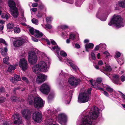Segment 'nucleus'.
Segmentation results:
<instances>
[{
  "label": "nucleus",
  "instance_id": "a211bd4d",
  "mask_svg": "<svg viewBox=\"0 0 125 125\" xmlns=\"http://www.w3.org/2000/svg\"><path fill=\"white\" fill-rule=\"evenodd\" d=\"M47 76L45 75L40 74H38L36 79V82L38 83H41L44 81L46 78Z\"/></svg>",
  "mask_w": 125,
  "mask_h": 125
},
{
  "label": "nucleus",
  "instance_id": "774afa93",
  "mask_svg": "<svg viewBox=\"0 0 125 125\" xmlns=\"http://www.w3.org/2000/svg\"><path fill=\"white\" fill-rule=\"evenodd\" d=\"M31 39L34 42H37L38 41V40L33 37H32Z\"/></svg>",
  "mask_w": 125,
  "mask_h": 125
},
{
  "label": "nucleus",
  "instance_id": "cd10ccee",
  "mask_svg": "<svg viewBox=\"0 0 125 125\" xmlns=\"http://www.w3.org/2000/svg\"><path fill=\"white\" fill-rule=\"evenodd\" d=\"M27 28L28 29L29 31L32 35H34L35 33V29L32 27H30L29 26H27Z\"/></svg>",
  "mask_w": 125,
  "mask_h": 125
},
{
  "label": "nucleus",
  "instance_id": "f03ea898",
  "mask_svg": "<svg viewBox=\"0 0 125 125\" xmlns=\"http://www.w3.org/2000/svg\"><path fill=\"white\" fill-rule=\"evenodd\" d=\"M108 24L110 26L113 25L116 27L119 28L123 27L125 23L122 18L120 16L115 15Z\"/></svg>",
  "mask_w": 125,
  "mask_h": 125
},
{
  "label": "nucleus",
  "instance_id": "4d7b16f0",
  "mask_svg": "<svg viewBox=\"0 0 125 125\" xmlns=\"http://www.w3.org/2000/svg\"><path fill=\"white\" fill-rule=\"evenodd\" d=\"M103 53L106 55V57H108L109 56V53L108 52H103Z\"/></svg>",
  "mask_w": 125,
  "mask_h": 125
},
{
  "label": "nucleus",
  "instance_id": "de8ad7c7",
  "mask_svg": "<svg viewBox=\"0 0 125 125\" xmlns=\"http://www.w3.org/2000/svg\"><path fill=\"white\" fill-rule=\"evenodd\" d=\"M118 63L120 65L124 63V61L123 58H120L118 61Z\"/></svg>",
  "mask_w": 125,
  "mask_h": 125
},
{
  "label": "nucleus",
  "instance_id": "9b49d317",
  "mask_svg": "<svg viewBox=\"0 0 125 125\" xmlns=\"http://www.w3.org/2000/svg\"><path fill=\"white\" fill-rule=\"evenodd\" d=\"M57 118L58 122L62 125H66L67 121V116L64 113L59 114Z\"/></svg>",
  "mask_w": 125,
  "mask_h": 125
},
{
  "label": "nucleus",
  "instance_id": "393cba45",
  "mask_svg": "<svg viewBox=\"0 0 125 125\" xmlns=\"http://www.w3.org/2000/svg\"><path fill=\"white\" fill-rule=\"evenodd\" d=\"M93 44L91 43H87L85 45V46L86 51L89 52L90 49H93L94 46Z\"/></svg>",
  "mask_w": 125,
  "mask_h": 125
},
{
  "label": "nucleus",
  "instance_id": "e433bc0d",
  "mask_svg": "<svg viewBox=\"0 0 125 125\" xmlns=\"http://www.w3.org/2000/svg\"><path fill=\"white\" fill-rule=\"evenodd\" d=\"M14 32L16 33L19 32L20 31V30L19 27H15L14 29Z\"/></svg>",
  "mask_w": 125,
  "mask_h": 125
},
{
  "label": "nucleus",
  "instance_id": "09e8293b",
  "mask_svg": "<svg viewBox=\"0 0 125 125\" xmlns=\"http://www.w3.org/2000/svg\"><path fill=\"white\" fill-rule=\"evenodd\" d=\"M100 48H105L106 46V45L105 44L103 43L100 44L99 45Z\"/></svg>",
  "mask_w": 125,
  "mask_h": 125
},
{
  "label": "nucleus",
  "instance_id": "a19ab883",
  "mask_svg": "<svg viewBox=\"0 0 125 125\" xmlns=\"http://www.w3.org/2000/svg\"><path fill=\"white\" fill-rule=\"evenodd\" d=\"M0 42L2 43L5 44L6 46H8V44L5 40L2 39H0Z\"/></svg>",
  "mask_w": 125,
  "mask_h": 125
},
{
  "label": "nucleus",
  "instance_id": "7c9ffc66",
  "mask_svg": "<svg viewBox=\"0 0 125 125\" xmlns=\"http://www.w3.org/2000/svg\"><path fill=\"white\" fill-rule=\"evenodd\" d=\"M118 5L120 7H125V0H122L118 2Z\"/></svg>",
  "mask_w": 125,
  "mask_h": 125
},
{
  "label": "nucleus",
  "instance_id": "6e6d98bb",
  "mask_svg": "<svg viewBox=\"0 0 125 125\" xmlns=\"http://www.w3.org/2000/svg\"><path fill=\"white\" fill-rule=\"evenodd\" d=\"M121 81L123 82L125 81V76L124 75H122L120 77Z\"/></svg>",
  "mask_w": 125,
  "mask_h": 125
},
{
  "label": "nucleus",
  "instance_id": "2eb2a0df",
  "mask_svg": "<svg viewBox=\"0 0 125 125\" xmlns=\"http://www.w3.org/2000/svg\"><path fill=\"white\" fill-rule=\"evenodd\" d=\"M79 79H76L74 77L71 76L69 78L68 80L69 83L72 86H76L80 82Z\"/></svg>",
  "mask_w": 125,
  "mask_h": 125
},
{
  "label": "nucleus",
  "instance_id": "4468645a",
  "mask_svg": "<svg viewBox=\"0 0 125 125\" xmlns=\"http://www.w3.org/2000/svg\"><path fill=\"white\" fill-rule=\"evenodd\" d=\"M107 15V13H104L102 11H98L96 15L97 18L103 21L106 20Z\"/></svg>",
  "mask_w": 125,
  "mask_h": 125
},
{
  "label": "nucleus",
  "instance_id": "bb28decb",
  "mask_svg": "<svg viewBox=\"0 0 125 125\" xmlns=\"http://www.w3.org/2000/svg\"><path fill=\"white\" fill-rule=\"evenodd\" d=\"M43 35L42 33L39 31L37 30H35L34 35L35 37L39 38L41 37Z\"/></svg>",
  "mask_w": 125,
  "mask_h": 125
},
{
  "label": "nucleus",
  "instance_id": "a878e982",
  "mask_svg": "<svg viewBox=\"0 0 125 125\" xmlns=\"http://www.w3.org/2000/svg\"><path fill=\"white\" fill-rule=\"evenodd\" d=\"M103 87L107 91H108L110 93V94L112 95L113 96L114 95L112 94V92L115 93V91H114L113 89L111 88L110 87L106 85H103Z\"/></svg>",
  "mask_w": 125,
  "mask_h": 125
},
{
  "label": "nucleus",
  "instance_id": "72a5a7b5",
  "mask_svg": "<svg viewBox=\"0 0 125 125\" xmlns=\"http://www.w3.org/2000/svg\"><path fill=\"white\" fill-rule=\"evenodd\" d=\"M51 49L52 50L55 51L56 52L57 54L59 52L60 50V48L58 47V46L53 47L51 48Z\"/></svg>",
  "mask_w": 125,
  "mask_h": 125
},
{
  "label": "nucleus",
  "instance_id": "13d9d810",
  "mask_svg": "<svg viewBox=\"0 0 125 125\" xmlns=\"http://www.w3.org/2000/svg\"><path fill=\"white\" fill-rule=\"evenodd\" d=\"M121 53L119 52H117L116 53V57L118 58L120 56Z\"/></svg>",
  "mask_w": 125,
  "mask_h": 125
},
{
  "label": "nucleus",
  "instance_id": "c85d7f7f",
  "mask_svg": "<svg viewBox=\"0 0 125 125\" xmlns=\"http://www.w3.org/2000/svg\"><path fill=\"white\" fill-rule=\"evenodd\" d=\"M16 69V67L14 65H10L8 68V71L11 72Z\"/></svg>",
  "mask_w": 125,
  "mask_h": 125
},
{
  "label": "nucleus",
  "instance_id": "4be33fe9",
  "mask_svg": "<svg viewBox=\"0 0 125 125\" xmlns=\"http://www.w3.org/2000/svg\"><path fill=\"white\" fill-rule=\"evenodd\" d=\"M113 82L116 84H121V83L120 80L119 76L117 75L114 74L113 76Z\"/></svg>",
  "mask_w": 125,
  "mask_h": 125
},
{
  "label": "nucleus",
  "instance_id": "20e7f679",
  "mask_svg": "<svg viewBox=\"0 0 125 125\" xmlns=\"http://www.w3.org/2000/svg\"><path fill=\"white\" fill-rule=\"evenodd\" d=\"M33 98V97L32 95L28 97V99L29 104L32 105L33 104L35 107L38 108L44 106V102L39 96H36L34 98L33 103L32 100Z\"/></svg>",
  "mask_w": 125,
  "mask_h": 125
},
{
  "label": "nucleus",
  "instance_id": "39448f33",
  "mask_svg": "<svg viewBox=\"0 0 125 125\" xmlns=\"http://www.w3.org/2000/svg\"><path fill=\"white\" fill-rule=\"evenodd\" d=\"M56 118L52 111L48 110L46 114V118L44 123L45 125H59L55 123Z\"/></svg>",
  "mask_w": 125,
  "mask_h": 125
},
{
  "label": "nucleus",
  "instance_id": "37998d69",
  "mask_svg": "<svg viewBox=\"0 0 125 125\" xmlns=\"http://www.w3.org/2000/svg\"><path fill=\"white\" fill-rule=\"evenodd\" d=\"M32 22L34 24L37 25L38 24V21L35 18L31 20Z\"/></svg>",
  "mask_w": 125,
  "mask_h": 125
},
{
  "label": "nucleus",
  "instance_id": "412c9836",
  "mask_svg": "<svg viewBox=\"0 0 125 125\" xmlns=\"http://www.w3.org/2000/svg\"><path fill=\"white\" fill-rule=\"evenodd\" d=\"M38 64L34 65L32 67L33 72L36 74H37L41 72V70L39 67Z\"/></svg>",
  "mask_w": 125,
  "mask_h": 125
},
{
  "label": "nucleus",
  "instance_id": "bf43d9fd",
  "mask_svg": "<svg viewBox=\"0 0 125 125\" xmlns=\"http://www.w3.org/2000/svg\"><path fill=\"white\" fill-rule=\"evenodd\" d=\"M91 56L93 59L94 60L95 59V55L94 53L92 52L91 53Z\"/></svg>",
  "mask_w": 125,
  "mask_h": 125
},
{
  "label": "nucleus",
  "instance_id": "f8f14e48",
  "mask_svg": "<svg viewBox=\"0 0 125 125\" xmlns=\"http://www.w3.org/2000/svg\"><path fill=\"white\" fill-rule=\"evenodd\" d=\"M26 41L25 38L21 37L17 38L13 41V45L15 47H19L23 45Z\"/></svg>",
  "mask_w": 125,
  "mask_h": 125
},
{
  "label": "nucleus",
  "instance_id": "79ce46f5",
  "mask_svg": "<svg viewBox=\"0 0 125 125\" xmlns=\"http://www.w3.org/2000/svg\"><path fill=\"white\" fill-rule=\"evenodd\" d=\"M31 13L32 14V12H36L37 10V8H32L30 9Z\"/></svg>",
  "mask_w": 125,
  "mask_h": 125
},
{
  "label": "nucleus",
  "instance_id": "c756f323",
  "mask_svg": "<svg viewBox=\"0 0 125 125\" xmlns=\"http://www.w3.org/2000/svg\"><path fill=\"white\" fill-rule=\"evenodd\" d=\"M104 70L106 71L110 72L112 71V68L109 65H106L104 67Z\"/></svg>",
  "mask_w": 125,
  "mask_h": 125
},
{
  "label": "nucleus",
  "instance_id": "49530a36",
  "mask_svg": "<svg viewBox=\"0 0 125 125\" xmlns=\"http://www.w3.org/2000/svg\"><path fill=\"white\" fill-rule=\"evenodd\" d=\"M52 19V18L51 17H48L46 18V21L47 22L50 23Z\"/></svg>",
  "mask_w": 125,
  "mask_h": 125
},
{
  "label": "nucleus",
  "instance_id": "0eeeda50",
  "mask_svg": "<svg viewBox=\"0 0 125 125\" xmlns=\"http://www.w3.org/2000/svg\"><path fill=\"white\" fill-rule=\"evenodd\" d=\"M46 60L40 61L38 64L41 70V72H46L48 71L49 68L48 59L46 57Z\"/></svg>",
  "mask_w": 125,
  "mask_h": 125
},
{
  "label": "nucleus",
  "instance_id": "ea45409f",
  "mask_svg": "<svg viewBox=\"0 0 125 125\" xmlns=\"http://www.w3.org/2000/svg\"><path fill=\"white\" fill-rule=\"evenodd\" d=\"M60 75H62L64 76L65 77H66L67 76H68V73H64L62 71V70L60 74Z\"/></svg>",
  "mask_w": 125,
  "mask_h": 125
},
{
  "label": "nucleus",
  "instance_id": "f704fd0d",
  "mask_svg": "<svg viewBox=\"0 0 125 125\" xmlns=\"http://www.w3.org/2000/svg\"><path fill=\"white\" fill-rule=\"evenodd\" d=\"M9 59V57H7L4 58L3 59V62L5 64H9L8 62V60Z\"/></svg>",
  "mask_w": 125,
  "mask_h": 125
},
{
  "label": "nucleus",
  "instance_id": "b1692460",
  "mask_svg": "<svg viewBox=\"0 0 125 125\" xmlns=\"http://www.w3.org/2000/svg\"><path fill=\"white\" fill-rule=\"evenodd\" d=\"M70 92L68 90L67 91L66 94H64L63 97V99H65V98H69V99H71L73 91H72L70 90Z\"/></svg>",
  "mask_w": 125,
  "mask_h": 125
},
{
  "label": "nucleus",
  "instance_id": "473e14b6",
  "mask_svg": "<svg viewBox=\"0 0 125 125\" xmlns=\"http://www.w3.org/2000/svg\"><path fill=\"white\" fill-rule=\"evenodd\" d=\"M39 8L41 10H43L44 11H46V8L45 6L42 4H40L39 6Z\"/></svg>",
  "mask_w": 125,
  "mask_h": 125
},
{
  "label": "nucleus",
  "instance_id": "6ab92c4d",
  "mask_svg": "<svg viewBox=\"0 0 125 125\" xmlns=\"http://www.w3.org/2000/svg\"><path fill=\"white\" fill-rule=\"evenodd\" d=\"M21 114L25 118L28 119L30 117L31 113L28 110L25 109L21 111Z\"/></svg>",
  "mask_w": 125,
  "mask_h": 125
},
{
  "label": "nucleus",
  "instance_id": "c9c22d12",
  "mask_svg": "<svg viewBox=\"0 0 125 125\" xmlns=\"http://www.w3.org/2000/svg\"><path fill=\"white\" fill-rule=\"evenodd\" d=\"M70 39L73 40L75 39V35L73 33H71L69 35Z\"/></svg>",
  "mask_w": 125,
  "mask_h": 125
},
{
  "label": "nucleus",
  "instance_id": "ddd939ff",
  "mask_svg": "<svg viewBox=\"0 0 125 125\" xmlns=\"http://www.w3.org/2000/svg\"><path fill=\"white\" fill-rule=\"evenodd\" d=\"M19 65L23 70H26L28 67L27 60L24 58L21 59L19 62Z\"/></svg>",
  "mask_w": 125,
  "mask_h": 125
},
{
  "label": "nucleus",
  "instance_id": "7ed1b4c3",
  "mask_svg": "<svg viewBox=\"0 0 125 125\" xmlns=\"http://www.w3.org/2000/svg\"><path fill=\"white\" fill-rule=\"evenodd\" d=\"M91 88L85 90L82 93H80L78 98V102L82 103L88 102L91 99Z\"/></svg>",
  "mask_w": 125,
  "mask_h": 125
},
{
  "label": "nucleus",
  "instance_id": "f257e3e1",
  "mask_svg": "<svg viewBox=\"0 0 125 125\" xmlns=\"http://www.w3.org/2000/svg\"><path fill=\"white\" fill-rule=\"evenodd\" d=\"M84 116L83 117L82 122L80 125H94L93 119H95L98 117L99 115V110L96 107H94L91 109L90 112L86 114L83 113Z\"/></svg>",
  "mask_w": 125,
  "mask_h": 125
},
{
  "label": "nucleus",
  "instance_id": "9d476101",
  "mask_svg": "<svg viewBox=\"0 0 125 125\" xmlns=\"http://www.w3.org/2000/svg\"><path fill=\"white\" fill-rule=\"evenodd\" d=\"M102 79L101 78H98L96 79V82L94 80L91 79L89 80L91 84L94 88H98L100 89L103 90L102 89L100 88V87L103 85V84L101 83Z\"/></svg>",
  "mask_w": 125,
  "mask_h": 125
},
{
  "label": "nucleus",
  "instance_id": "f3484780",
  "mask_svg": "<svg viewBox=\"0 0 125 125\" xmlns=\"http://www.w3.org/2000/svg\"><path fill=\"white\" fill-rule=\"evenodd\" d=\"M21 118L20 115L17 113H15L12 118L13 119L15 120L14 123L17 125H19L21 123Z\"/></svg>",
  "mask_w": 125,
  "mask_h": 125
},
{
  "label": "nucleus",
  "instance_id": "4c0bfd02",
  "mask_svg": "<svg viewBox=\"0 0 125 125\" xmlns=\"http://www.w3.org/2000/svg\"><path fill=\"white\" fill-rule=\"evenodd\" d=\"M68 27V26L64 25L58 26V28L59 29L60 28H61L62 29H64L65 28H67Z\"/></svg>",
  "mask_w": 125,
  "mask_h": 125
},
{
  "label": "nucleus",
  "instance_id": "864d4df0",
  "mask_svg": "<svg viewBox=\"0 0 125 125\" xmlns=\"http://www.w3.org/2000/svg\"><path fill=\"white\" fill-rule=\"evenodd\" d=\"M55 94L54 93H51L49 95L48 98L50 99L51 98H53Z\"/></svg>",
  "mask_w": 125,
  "mask_h": 125
},
{
  "label": "nucleus",
  "instance_id": "8fccbe9b",
  "mask_svg": "<svg viewBox=\"0 0 125 125\" xmlns=\"http://www.w3.org/2000/svg\"><path fill=\"white\" fill-rule=\"evenodd\" d=\"M75 4L77 7H80L81 5V3L79 1H77L75 2Z\"/></svg>",
  "mask_w": 125,
  "mask_h": 125
},
{
  "label": "nucleus",
  "instance_id": "dca6fc26",
  "mask_svg": "<svg viewBox=\"0 0 125 125\" xmlns=\"http://www.w3.org/2000/svg\"><path fill=\"white\" fill-rule=\"evenodd\" d=\"M42 115L41 114L38 112L33 114L32 118L34 120L37 122H40L42 121Z\"/></svg>",
  "mask_w": 125,
  "mask_h": 125
},
{
  "label": "nucleus",
  "instance_id": "6e6552de",
  "mask_svg": "<svg viewBox=\"0 0 125 125\" xmlns=\"http://www.w3.org/2000/svg\"><path fill=\"white\" fill-rule=\"evenodd\" d=\"M51 87L48 83H44L42 84L39 88V90L42 93L47 95L50 91Z\"/></svg>",
  "mask_w": 125,
  "mask_h": 125
},
{
  "label": "nucleus",
  "instance_id": "423d86ee",
  "mask_svg": "<svg viewBox=\"0 0 125 125\" xmlns=\"http://www.w3.org/2000/svg\"><path fill=\"white\" fill-rule=\"evenodd\" d=\"M8 3L11 14L14 17H17L18 15V12L15 2L13 0H8Z\"/></svg>",
  "mask_w": 125,
  "mask_h": 125
},
{
  "label": "nucleus",
  "instance_id": "5fc2aeb1",
  "mask_svg": "<svg viewBox=\"0 0 125 125\" xmlns=\"http://www.w3.org/2000/svg\"><path fill=\"white\" fill-rule=\"evenodd\" d=\"M21 79H22V80H23V81H25V82H26L27 83H28V79L25 77L23 76L21 78Z\"/></svg>",
  "mask_w": 125,
  "mask_h": 125
},
{
  "label": "nucleus",
  "instance_id": "3c124183",
  "mask_svg": "<svg viewBox=\"0 0 125 125\" xmlns=\"http://www.w3.org/2000/svg\"><path fill=\"white\" fill-rule=\"evenodd\" d=\"M68 34L67 32L64 31L62 33V36L63 37H66Z\"/></svg>",
  "mask_w": 125,
  "mask_h": 125
},
{
  "label": "nucleus",
  "instance_id": "0e129e2a",
  "mask_svg": "<svg viewBox=\"0 0 125 125\" xmlns=\"http://www.w3.org/2000/svg\"><path fill=\"white\" fill-rule=\"evenodd\" d=\"M38 4L37 3H32V6L33 7H36L37 6Z\"/></svg>",
  "mask_w": 125,
  "mask_h": 125
},
{
  "label": "nucleus",
  "instance_id": "603ef678",
  "mask_svg": "<svg viewBox=\"0 0 125 125\" xmlns=\"http://www.w3.org/2000/svg\"><path fill=\"white\" fill-rule=\"evenodd\" d=\"M45 27L46 28H47L49 29H50L52 28V26L51 25L47 24L45 25Z\"/></svg>",
  "mask_w": 125,
  "mask_h": 125
},
{
  "label": "nucleus",
  "instance_id": "c03bdc74",
  "mask_svg": "<svg viewBox=\"0 0 125 125\" xmlns=\"http://www.w3.org/2000/svg\"><path fill=\"white\" fill-rule=\"evenodd\" d=\"M11 99L12 101L16 102L18 99V98L15 96H13L11 98Z\"/></svg>",
  "mask_w": 125,
  "mask_h": 125
},
{
  "label": "nucleus",
  "instance_id": "338daca9",
  "mask_svg": "<svg viewBox=\"0 0 125 125\" xmlns=\"http://www.w3.org/2000/svg\"><path fill=\"white\" fill-rule=\"evenodd\" d=\"M2 125H10L8 122L5 121L4 122Z\"/></svg>",
  "mask_w": 125,
  "mask_h": 125
},
{
  "label": "nucleus",
  "instance_id": "69168bd1",
  "mask_svg": "<svg viewBox=\"0 0 125 125\" xmlns=\"http://www.w3.org/2000/svg\"><path fill=\"white\" fill-rule=\"evenodd\" d=\"M75 47L77 49H79L80 48V45L76 43L75 44Z\"/></svg>",
  "mask_w": 125,
  "mask_h": 125
},
{
  "label": "nucleus",
  "instance_id": "5701e85b",
  "mask_svg": "<svg viewBox=\"0 0 125 125\" xmlns=\"http://www.w3.org/2000/svg\"><path fill=\"white\" fill-rule=\"evenodd\" d=\"M21 80V78L20 75L16 74L14 75V79L12 77L10 79V81L13 83H15V81H20Z\"/></svg>",
  "mask_w": 125,
  "mask_h": 125
},
{
  "label": "nucleus",
  "instance_id": "a18cd8bd",
  "mask_svg": "<svg viewBox=\"0 0 125 125\" xmlns=\"http://www.w3.org/2000/svg\"><path fill=\"white\" fill-rule=\"evenodd\" d=\"M63 1L68 3L70 4H72L73 3V0H62Z\"/></svg>",
  "mask_w": 125,
  "mask_h": 125
},
{
  "label": "nucleus",
  "instance_id": "58836bf2",
  "mask_svg": "<svg viewBox=\"0 0 125 125\" xmlns=\"http://www.w3.org/2000/svg\"><path fill=\"white\" fill-rule=\"evenodd\" d=\"M60 55L63 57L66 56H67V54L66 53L63 51H61L60 53Z\"/></svg>",
  "mask_w": 125,
  "mask_h": 125
},
{
  "label": "nucleus",
  "instance_id": "680f3d73",
  "mask_svg": "<svg viewBox=\"0 0 125 125\" xmlns=\"http://www.w3.org/2000/svg\"><path fill=\"white\" fill-rule=\"evenodd\" d=\"M36 16L40 18L42 16V15L40 12L39 11L38 12V14H37Z\"/></svg>",
  "mask_w": 125,
  "mask_h": 125
},
{
  "label": "nucleus",
  "instance_id": "1a4fd4ad",
  "mask_svg": "<svg viewBox=\"0 0 125 125\" xmlns=\"http://www.w3.org/2000/svg\"><path fill=\"white\" fill-rule=\"evenodd\" d=\"M28 61L31 64L36 63L37 61V58L35 52L33 51H30L28 54Z\"/></svg>",
  "mask_w": 125,
  "mask_h": 125
},
{
  "label": "nucleus",
  "instance_id": "aec40b11",
  "mask_svg": "<svg viewBox=\"0 0 125 125\" xmlns=\"http://www.w3.org/2000/svg\"><path fill=\"white\" fill-rule=\"evenodd\" d=\"M65 60L67 62L69 63L74 71H76L78 69V67L74 64L73 62L71 61V59L66 58Z\"/></svg>",
  "mask_w": 125,
  "mask_h": 125
},
{
  "label": "nucleus",
  "instance_id": "e2e57ef3",
  "mask_svg": "<svg viewBox=\"0 0 125 125\" xmlns=\"http://www.w3.org/2000/svg\"><path fill=\"white\" fill-rule=\"evenodd\" d=\"M5 99V98L4 97H2L1 98H0V103H2L4 102Z\"/></svg>",
  "mask_w": 125,
  "mask_h": 125
},
{
  "label": "nucleus",
  "instance_id": "2f4dec72",
  "mask_svg": "<svg viewBox=\"0 0 125 125\" xmlns=\"http://www.w3.org/2000/svg\"><path fill=\"white\" fill-rule=\"evenodd\" d=\"M14 27V25L12 23H10L7 25V27L8 29H12Z\"/></svg>",
  "mask_w": 125,
  "mask_h": 125
},
{
  "label": "nucleus",
  "instance_id": "052dcab7",
  "mask_svg": "<svg viewBox=\"0 0 125 125\" xmlns=\"http://www.w3.org/2000/svg\"><path fill=\"white\" fill-rule=\"evenodd\" d=\"M104 64L103 62L101 60H100L98 62V64L100 65H101Z\"/></svg>",
  "mask_w": 125,
  "mask_h": 125
}]
</instances>
